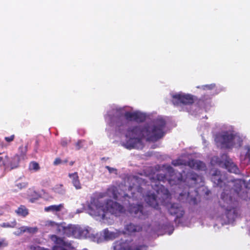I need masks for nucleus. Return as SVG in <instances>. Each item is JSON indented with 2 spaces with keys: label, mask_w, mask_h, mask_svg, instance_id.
<instances>
[{
  "label": "nucleus",
  "mask_w": 250,
  "mask_h": 250,
  "mask_svg": "<svg viewBox=\"0 0 250 250\" xmlns=\"http://www.w3.org/2000/svg\"><path fill=\"white\" fill-rule=\"evenodd\" d=\"M87 250V249H83V250Z\"/></svg>",
  "instance_id": "nucleus-52"
},
{
  "label": "nucleus",
  "mask_w": 250,
  "mask_h": 250,
  "mask_svg": "<svg viewBox=\"0 0 250 250\" xmlns=\"http://www.w3.org/2000/svg\"><path fill=\"white\" fill-rule=\"evenodd\" d=\"M142 246H137V247L134 250H142Z\"/></svg>",
  "instance_id": "nucleus-45"
},
{
  "label": "nucleus",
  "mask_w": 250,
  "mask_h": 250,
  "mask_svg": "<svg viewBox=\"0 0 250 250\" xmlns=\"http://www.w3.org/2000/svg\"><path fill=\"white\" fill-rule=\"evenodd\" d=\"M128 209L131 215L139 219H145L149 215L148 211L142 204H131Z\"/></svg>",
  "instance_id": "nucleus-9"
},
{
  "label": "nucleus",
  "mask_w": 250,
  "mask_h": 250,
  "mask_svg": "<svg viewBox=\"0 0 250 250\" xmlns=\"http://www.w3.org/2000/svg\"><path fill=\"white\" fill-rule=\"evenodd\" d=\"M63 204H60L58 205H51L44 208L45 212H59L63 208Z\"/></svg>",
  "instance_id": "nucleus-24"
},
{
  "label": "nucleus",
  "mask_w": 250,
  "mask_h": 250,
  "mask_svg": "<svg viewBox=\"0 0 250 250\" xmlns=\"http://www.w3.org/2000/svg\"><path fill=\"white\" fill-rule=\"evenodd\" d=\"M243 182V181L241 179H236L232 182H228L227 184H224L223 191H224L226 188L229 189L231 191L230 195L234 200H235L234 195L236 194L243 200H247L248 198H250V193L246 192V194H250L249 196L248 195L245 196L244 192H243L242 194L240 193L242 189Z\"/></svg>",
  "instance_id": "nucleus-5"
},
{
  "label": "nucleus",
  "mask_w": 250,
  "mask_h": 250,
  "mask_svg": "<svg viewBox=\"0 0 250 250\" xmlns=\"http://www.w3.org/2000/svg\"><path fill=\"white\" fill-rule=\"evenodd\" d=\"M105 168H106L108 170L109 173H112L113 171L116 170V169H115L114 168H113V167H110L109 166H105Z\"/></svg>",
  "instance_id": "nucleus-41"
},
{
  "label": "nucleus",
  "mask_w": 250,
  "mask_h": 250,
  "mask_svg": "<svg viewBox=\"0 0 250 250\" xmlns=\"http://www.w3.org/2000/svg\"><path fill=\"white\" fill-rule=\"evenodd\" d=\"M1 215H2V213L1 212H0V216H1Z\"/></svg>",
  "instance_id": "nucleus-51"
},
{
  "label": "nucleus",
  "mask_w": 250,
  "mask_h": 250,
  "mask_svg": "<svg viewBox=\"0 0 250 250\" xmlns=\"http://www.w3.org/2000/svg\"><path fill=\"white\" fill-rule=\"evenodd\" d=\"M46 225L48 226L55 227L56 228L57 232V233H58L59 226L60 225V224L57 223L52 221H47Z\"/></svg>",
  "instance_id": "nucleus-29"
},
{
  "label": "nucleus",
  "mask_w": 250,
  "mask_h": 250,
  "mask_svg": "<svg viewBox=\"0 0 250 250\" xmlns=\"http://www.w3.org/2000/svg\"><path fill=\"white\" fill-rule=\"evenodd\" d=\"M20 161V157L18 155H15L11 158L6 155L3 161V166L5 168L10 167L11 169H14L19 166Z\"/></svg>",
  "instance_id": "nucleus-14"
},
{
  "label": "nucleus",
  "mask_w": 250,
  "mask_h": 250,
  "mask_svg": "<svg viewBox=\"0 0 250 250\" xmlns=\"http://www.w3.org/2000/svg\"><path fill=\"white\" fill-rule=\"evenodd\" d=\"M132 239H123L116 241L114 243V250H134L137 246Z\"/></svg>",
  "instance_id": "nucleus-12"
},
{
  "label": "nucleus",
  "mask_w": 250,
  "mask_h": 250,
  "mask_svg": "<svg viewBox=\"0 0 250 250\" xmlns=\"http://www.w3.org/2000/svg\"><path fill=\"white\" fill-rule=\"evenodd\" d=\"M53 250H67L64 249L63 247H59V246H54Z\"/></svg>",
  "instance_id": "nucleus-42"
},
{
  "label": "nucleus",
  "mask_w": 250,
  "mask_h": 250,
  "mask_svg": "<svg viewBox=\"0 0 250 250\" xmlns=\"http://www.w3.org/2000/svg\"><path fill=\"white\" fill-rule=\"evenodd\" d=\"M26 232V227L25 226H22L20 228H19L17 231L15 233L16 235H21L24 232Z\"/></svg>",
  "instance_id": "nucleus-32"
},
{
  "label": "nucleus",
  "mask_w": 250,
  "mask_h": 250,
  "mask_svg": "<svg viewBox=\"0 0 250 250\" xmlns=\"http://www.w3.org/2000/svg\"><path fill=\"white\" fill-rule=\"evenodd\" d=\"M65 224L64 223H60V225L59 226L58 234L66 237H78L81 236L82 230L80 227L72 225L65 226Z\"/></svg>",
  "instance_id": "nucleus-7"
},
{
  "label": "nucleus",
  "mask_w": 250,
  "mask_h": 250,
  "mask_svg": "<svg viewBox=\"0 0 250 250\" xmlns=\"http://www.w3.org/2000/svg\"><path fill=\"white\" fill-rule=\"evenodd\" d=\"M166 124L165 120L161 118L157 120L156 125L152 127L136 125L128 128L125 134L128 139L124 144L125 146L129 149L136 148L138 144H141L144 138L147 141L156 142L164 136Z\"/></svg>",
  "instance_id": "nucleus-1"
},
{
  "label": "nucleus",
  "mask_w": 250,
  "mask_h": 250,
  "mask_svg": "<svg viewBox=\"0 0 250 250\" xmlns=\"http://www.w3.org/2000/svg\"><path fill=\"white\" fill-rule=\"evenodd\" d=\"M239 139L240 140H239V146H242V140L241 139H240V138H239Z\"/></svg>",
  "instance_id": "nucleus-47"
},
{
  "label": "nucleus",
  "mask_w": 250,
  "mask_h": 250,
  "mask_svg": "<svg viewBox=\"0 0 250 250\" xmlns=\"http://www.w3.org/2000/svg\"><path fill=\"white\" fill-rule=\"evenodd\" d=\"M124 117L126 121H134L137 123L144 122L146 119V115L138 111L134 112L126 111Z\"/></svg>",
  "instance_id": "nucleus-13"
},
{
  "label": "nucleus",
  "mask_w": 250,
  "mask_h": 250,
  "mask_svg": "<svg viewBox=\"0 0 250 250\" xmlns=\"http://www.w3.org/2000/svg\"><path fill=\"white\" fill-rule=\"evenodd\" d=\"M52 190L56 193L59 194H64L65 192V189L63 188L62 184L57 185L52 188Z\"/></svg>",
  "instance_id": "nucleus-27"
},
{
  "label": "nucleus",
  "mask_w": 250,
  "mask_h": 250,
  "mask_svg": "<svg viewBox=\"0 0 250 250\" xmlns=\"http://www.w3.org/2000/svg\"><path fill=\"white\" fill-rule=\"evenodd\" d=\"M194 102L193 96L190 94H177L172 96V102L176 106L190 105Z\"/></svg>",
  "instance_id": "nucleus-10"
},
{
  "label": "nucleus",
  "mask_w": 250,
  "mask_h": 250,
  "mask_svg": "<svg viewBox=\"0 0 250 250\" xmlns=\"http://www.w3.org/2000/svg\"><path fill=\"white\" fill-rule=\"evenodd\" d=\"M16 225V222L15 220L13 222H12L11 224L9 223H3L0 225V226L3 228H14Z\"/></svg>",
  "instance_id": "nucleus-30"
},
{
  "label": "nucleus",
  "mask_w": 250,
  "mask_h": 250,
  "mask_svg": "<svg viewBox=\"0 0 250 250\" xmlns=\"http://www.w3.org/2000/svg\"><path fill=\"white\" fill-rule=\"evenodd\" d=\"M211 180L215 185L222 188L223 189L224 188V184H226L222 181L221 172L218 169H215L212 174Z\"/></svg>",
  "instance_id": "nucleus-16"
},
{
  "label": "nucleus",
  "mask_w": 250,
  "mask_h": 250,
  "mask_svg": "<svg viewBox=\"0 0 250 250\" xmlns=\"http://www.w3.org/2000/svg\"><path fill=\"white\" fill-rule=\"evenodd\" d=\"M230 191L226 188L222 191L219 201V206L229 221H234L238 213V202L233 199Z\"/></svg>",
  "instance_id": "nucleus-2"
},
{
  "label": "nucleus",
  "mask_w": 250,
  "mask_h": 250,
  "mask_svg": "<svg viewBox=\"0 0 250 250\" xmlns=\"http://www.w3.org/2000/svg\"><path fill=\"white\" fill-rule=\"evenodd\" d=\"M15 135L13 134L12 135H11L10 136H9V137H5L4 138V140L8 143H10L12 141H13V140H14L15 139Z\"/></svg>",
  "instance_id": "nucleus-36"
},
{
  "label": "nucleus",
  "mask_w": 250,
  "mask_h": 250,
  "mask_svg": "<svg viewBox=\"0 0 250 250\" xmlns=\"http://www.w3.org/2000/svg\"><path fill=\"white\" fill-rule=\"evenodd\" d=\"M103 208L105 213L109 212L116 216H120L125 212V209L123 206L112 200H107Z\"/></svg>",
  "instance_id": "nucleus-8"
},
{
  "label": "nucleus",
  "mask_w": 250,
  "mask_h": 250,
  "mask_svg": "<svg viewBox=\"0 0 250 250\" xmlns=\"http://www.w3.org/2000/svg\"><path fill=\"white\" fill-rule=\"evenodd\" d=\"M15 212L19 216L24 217L26 216L29 213L28 209L24 205H21L18 209L15 210Z\"/></svg>",
  "instance_id": "nucleus-25"
},
{
  "label": "nucleus",
  "mask_w": 250,
  "mask_h": 250,
  "mask_svg": "<svg viewBox=\"0 0 250 250\" xmlns=\"http://www.w3.org/2000/svg\"><path fill=\"white\" fill-rule=\"evenodd\" d=\"M122 111L123 110L121 108L116 109L115 124L118 127L124 126L126 124V120L124 117V113Z\"/></svg>",
  "instance_id": "nucleus-17"
},
{
  "label": "nucleus",
  "mask_w": 250,
  "mask_h": 250,
  "mask_svg": "<svg viewBox=\"0 0 250 250\" xmlns=\"http://www.w3.org/2000/svg\"><path fill=\"white\" fill-rule=\"evenodd\" d=\"M187 165L191 168L197 170H202L206 167L203 162L194 159L189 160Z\"/></svg>",
  "instance_id": "nucleus-21"
},
{
  "label": "nucleus",
  "mask_w": 250,
  "mask_h": 250,
  "mask_svg": "<svg viewBox=\"0 0 250 250\" xmlns=\"http://www.w3.org/2000/svg\"><path fill=\"white\" fill-rule=\"evenodd\" d=\"M83 141H82V140H79L77 142V143L76 144V149L77 150H79L81 148L83 147Z\"/></svg>",
  "instance_id": "nucleus-35"
},
{
  "label": "nucleus",
  "mask_w": 250,
  "mask_h": 250,
  "mask_svg": "<svg viewBox=\"0 0 250 250\" xmlns=\"http://www.w3.org/2000/svg\"><path fill=\"white\" fill-rule=\"evenodd\" d=\"M195 200H196V199L194 198V201H195Z\"/></svg>",
  "instance_id": "nucleus-53"
},
{
  "label": "nucleus",
  "mask_w": 250,
  "mask_h": 250,
  "mask_svg": "<svg viewBox=\"0 0 250 250\" xmlns=\"http://www.w3.org/2000/svg\"><path fill=\"white\" fill-rule=\"evenodd\" d=\"M180 175L182 176L181 174H179L178 176ZM181 179L182 182L179 183V185H182L183 183L186 185L188 188L193 187L197 185L199 181L202 180V178L201 176L198 175L193 171L188 172L186 175L185 179L184 181L182 180V176H181Z\"/></svg>",
  "instance_id": "nucleus-11"
},
{
  "label": "nucleus",
  "mask_w": 250,
  "mask_h": 250,
  "mask_svg": "<svg viewBox=\"0 0 250 250\" xmlns=\"http://www.w3.org/2000/svg\"><path fill=\"white\" fill-rule=\"evenodd\" d=\"M4 159V158L0 157V163H2V164H3V161Z\"/></svg>",
  "instance_id": "nucleus-48"
},
{
  "label": "nucleus",
  "mask_w": 250,
  "mask_h": 250,
  "mask_svg": "<svg viewBox=\"0 0 250 250\" xmlns=\"http://www.w3.org/2000/svg\"><path fill=\"white\" fill-rule=\"evenodd\" d=\"M67 162H68L67 160H65L62 161V163H66Z\"/></svg>",
  "instance_id": "nucleus-50"
},
{
  "label": "nucleus",
  "mask_w": 250,
  "mask_h": 250,
  "mask_svg": "<svg viewBox=\"0 0 250 250\" xmlns=\"http://www.w3.org/2000/svg\"><path fill=\"white\" fill-rule=\"evenodd\" d=\"M68 177L71 179L72 184L76 189H80L82 188V185L80 183L77 172L69 173Z\"/></svg>",
  "instance_id": "nucleus-20"
},
{
  "label": "nucleus",
  "mask_w": 250,
  "mask_h": 250,
  "mask_svg": "<svg viewBox=\"0 0 250 250\" xmlns=\"http://www.w3.org/2000/svg\"><path fill=\"white\" fill-rule=\"evenodd\" d=\"M168 212L172 215L176 216V218H180L184 214V210L179 204L173 203L168 208Z\"/></svg>",
  "instance_id": "nucleus-15"
},
{
  "label": "nucleus",
  "mask_w": 250,
  "mask_h": 250,
  "mask_svg": "<svg viewBox=\"0 0 250 250\" xmlns=\"http://www.w3.org/2000/svg\"><path fill=\"white\" fill-rule=\"evenodd\" d=\"M69 142V141H68L67 140L63 139L61 140V145L62 146H66Z\"/></svg>",
  "instance_id": "nucleus-39"
},
{
  "label": "nucleus",
  "mask_w": 250,
  "mask_h": 250,
  "mask_svg": "<svg viewBox=\"0 0 250 250\" xmlns=\"http://www.w3.org/2000/svg\"><path fill=\"white\" fill-rule=\"evenodd\" d=\"M187 194L188 196H189V192L188 191H185V192H181L180 193V195L181 196H184L185 195Z\"/></svg>",
  "instance_id": "nucleus-44"
},
{
  "label": "nucleus",
  "mask_w": 250,
  "mask_h": 250,
  "mask_svg": "<svg viewBox=\"0 0 250 250\" xmlns=\"http://www.w3.org/2000/svg\"><path fill=\"white\" fill-rule=\"evenodd\" d=\"M74 161H71V162L69 163V165H70V166H73V164H74Z\"/></svg>",
  "instance_id": "nucleus-49"
},
{
  "label": "nucleus",
  "mask_w": 250,
  "mask_h": 250,
  "mask_svg": "<svg viewBox=\"0 0 250 250\" xmlns=\"http://www.w3.org/2000/svg\"><path fill=\"white\" fill-rule=\"evenodd\" d=\"M125 229L128 233L131 234L141 231L142 229V227L140 225L130 223L125 226Z\"/></svg>",
  "instance_id": "nucleus-22"
},
{
  "label": "nucleus",
  "mask_w": 250,
  "mask_h": 250,
  "mask_svg": "<svg viewBox=\"0 0 250 250\" xmlns=\"http://www.w3.org/2000/svg\"><path fill=\"white\" fill-rule=\"evenodd\" d=\"M172 165L174 166H178L184 165L183 160L181 159L174 160L172 161Z\"/></svg>",
  "instance_id": "nucleus-31"
},
{
  "label": "nucleus",
  "mask_w": 250,
  "mask_h": 250,
  "mask_svg": "<svg viewBox=\"0 0 250 250\" xmlns=\"http://www.w3.org/2000/svg\"><path fill=\"white\" fill-rule=\"evenodd\" d=\"M61 163H62V160L60 158H56L53 163L54 165H58Z\"/></svg>",
  "instance_id": "nucleus-40"
},
{
  "label": "nucleus",
  "mask_w": 250,
  "mask_h": 250,
  "mask_svg": "<svg viewBox=\"0 0 250 250\" xmlns=\"http://www.w3.org/2000/svg\"><path fill=\"white\" fill-rule=\"evenodd\" d=\"M52 240L55 241L56 244L55 246H59L63 247L66 246V242L63 240V239L57 237L56 235H53L52 236Z\"/></svg>",
  "instance_id": "nucleus-26"
},
{
  "label": "nucleus",
  "mask_w": 250,
  "mask_h": 250,
  "mask_svg": "<svg viewBox=\"0 0 250 250\" xmlns=\"http://www.w3.org/2000/svg\"><path fill=\"white\" fill-rule=\"evenodd\" d=\"M28 168L30 170L37 171L40 170V167L37 162L35 161H31L29 163Z\"/></svg>",
  "instance_id": "nucleus-28"
},
{
  "label": "nucleus",
  "mask_w": 250,
  "mask_h": 250,
  "mask_svg": "<svg viewBox=\"0 0 250 250\" xmlns=\"http://www.w3.org/2000/svg\"><path fill=\"white\" fill-rule=\"evenodd\" d=\"M211 163L213 165H217L220 167L225 168L229 172L236 174L240 173V170L237 165L232 162L231 159L229 158L227 154H223L220 157L213 156L211 158Z\"/></svg>",
  "instance_id": "nucleus-3"
},
{
  "label": "nucleus",
  "mask_w": 250,
  "mask_h": 250,
  "mask_svg": "<svg viewBox=\"0 0 250 250\" xmlns=\"http://www.w3.org/2000/svg\"><path fill=\"white\" fill-rule=\"evenodd\" d=\"M235 135L228 131H225L216 135L215 141L221 148H231L234 145Z\"/></svg>",
  "instance_id": "nucleus-6"
},
{
  "label": "nucleus",
  "mask_w": 250,
  "mask_h": 250,
  "mask_svg": "<svg viewBox=\"0 0 250 250\" xmlns=\"http://www.w3.org/2000/svg\"><path fill=\"white\" fill-rule=\"evenodd\" d=\"M37 231V228H31L26 227V232H28L30 233H34Z\"/></svg>",
  "instance_id": "nucleus-34"
},
{
  "label": "nucleus",
  "mask_w": 250,
  "mask_h": 250,
  "mask_svg": "<svg viewBox=\"0 0 250 250\" xmlns=\"http://www.w3.org/2000/svg\"><path fill=\"white\" fill-rule=\"evenodd\" d=\"M27 185L28 183L26 182L18 183L16 185V187L20 189L26 188Z\"/></svg>",
  "instance_id": "nucleus-33"
},
{
  "label": "nucleus",
  "mask_w": 250,
  "mask_h": 250,
  "mask_svg": "<svg viewBox=\"0 0 250 250\" xmlns=\"http://www.w3.org/2000/svg\"><path fill=\"white\" fill-rule=\"evenodd\" d=\"M7 246V244L5 243V240L2 239L0 241V247Z\"/></svg>",
  "instance_id": "nucleus-43"
},
{
  "label": "nucleus",
  "mask_w": 250,
  "mask_h": 250,
  "mask_svg": "<svg viewBox=\"0 0 250 250\" xmlns=\"http://www.w3.org/2000/svg\"><path fill=\"white\" fill-rule=\"evenodd\" d=\"M181 178V175L179 176L172 175L171 178L167 179L165 174L162 173L158 174L157 175V181L155 182H152L151 187L158 193L161 192L165 194H167L168 190L166 189L164 186L160 184V182L164 183L167 181L168 183L171 185H177V184H179V183L182 182Z\"/></svg>",
  "instance_id": "nucleus-4"
},
{
  "label": "nucleus",
  "mask_w": 250,
  "mask_h": 250,
  "mask_svg": "<svg viewBox=\"0 0 250 250\" xmlns=\"http://www.w3.org/2000/svg\"><path fill=\"white\" fill-rule=\"evenodd\" d=\"M145 201L148 205L154 208L159 209V204L157 196L154 193H148L145 197Z\"/></svg>",
  "instance_id": "nucleus-19"
},
{
  "label": "nucleus",
  "mask_w": 250,
  "mask_h": 250,
  "mask_svg": "<svg viewBox=\"0 0 250 250\" xmlns=\"http://www.w3.org/2000/svg\"><path fill=\"white\" fill-rule=\"evenodd\" d=\"M19 149L21 150V154L24 156L26 154L27 151V146H25L23 147V146H21L19 147Z\"/></svg>",
  "instance_id": "nucleus-38"
},
{
  "label": "nucleus",
  "mask_w": 250,
  "mask_h": 250,
  "mask_svg": "<svg viewBox=\"0 0 250 250\" xmlns=\"http://www.w3.org/2000/svg\"><path fill=\"white\" fill-rule=\"evenodd\" d=\"M214 87H215L214 84H207V85H203V89L204 90H205V89L211 90V89H213Z\"/></svg>",
  "instance_id": "nucleus-37"
},
{
  "label": "nucleus",
  "mask_w": 250,
  "mask_h": 250,
  "mask_svg": "<svg viewBox=\"0 0 250 250\" xmlns=\"http://www.w3.org/2000/svg\"><path fill=\"white\" fill-rule=\"evenodd\" d=\"M146 186V182L145 180L142 178H138L136 180V183H133L132 186L130 187L131 190L134 192L137 191V192L143 194L144 191L143 187Z\"/></svg>",
  "instance_id": "nucleus-18"
},
{
  "label": "nucleus",
  "mask_w": 250,
  "mask_h": 250,
  "mask_svg": "<svg viewBox=\"0 0 250 250\" xmlns=\"http://www.w3.org/2000/svg\"><path fill=\"white\" fill-rule=\"evenodd\" d=\"M245 149L247 150V152L245 154H241L240 160L242 163L248 165L250 163V146H245Z\"/></svg>",
  "instance_id": "nucleus-23"
},
{
  "label": "nucleus",
  "mask_w": 250,
  "mask_h": 250,
  "mask_svg": "<svg viewBox=\"0 0 250 250\" xmlns=\"http://www.w3.org/2000/svg\"><path fill=\"white\" fill-rule=\"evenodd\" d=\"M208 99H210V98L208 97V98H206L205 96H202L201 98L200 99V100L204 101L205 100H208Z\"/></svg>",
  "instance_id": "nucleus-46"
}]
</instances>
